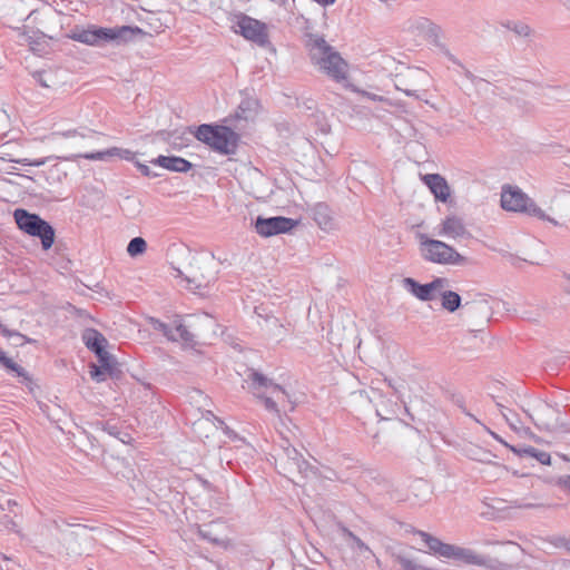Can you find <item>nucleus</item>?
<instances>
[{
	"label": "nucleus",
	"instance_id": "obj_46",
	"mask_svg": "<svg viewBox=\"0 0 570 570\" xmlns=\"http://www.w3.org/2000/svg\"><path fill=\"white\" fill-rule=\"evenodd\" d=\"M363 95H364V96H366V97H367L368 99H371V100H380V101H381V100H383V98H382V97H380V96H377V95H374V94L364 92Z\"/></svg>",
	"mask_w": 570,
	"mask_h": 570
},
{
	"label": "nucleus",
	"instance_id": "obj_12",
	"mask_svg": "<svg viewBox=\"0 0 570 570\" xmlns=\"http://www.w3.org/2000/svg\"><path fill=\"white\" fill-rule=\"evenodd\" d=\"M296 225V220L283 216L268 218L258 216L255 223V230L262 237H271L274 235L288 233Z\"/></svg>",
	"mask_w": 570,
	"mask_h": 570
},
{
	"label": "nucleus",
	"instance_id": "obj_33",
	"mask_svg": "<svg viewBox=\"0 0 570 570\" xmlns=\"http://www.w3.org/2000/svg\"><path fill=\"white\" fill-rule=\"evenodd\" d=\"M504 27L521 38H529L533 35L531 27L523 21H509Z\"/></svg>",
	"mask_w": 570,
	"mask_h": 570
},
{
	"label": "nucleus",
	"instance_id": "obj_10",
	"mask_svg": "<svg viewBox=\"0 0 570 570\" xmlns=\"http://www.w3.org/2000/svg\"><path fill=\"white\" fill-rule=\"evenodd\" d=\"M428 73L424 70L409 69L405 73L396 76L395 88L406 96L423 100L421 91L422 87L428 83Z\"/></svg>",
	"mask_w": 570,
	"mask_h": 570
},
{
	"label": "nucleus",
	"instance_id": "obj_51",
	"mask_svg": "<svg viewBox=\"0 0 570 570\" xmlns=\"http://www.w3.org/2000/svg\"><path fill=\"white\" fill-rule=\"evenodd\" d=\"M281 4H282V6H284V7H286V4H287V0H281Z\"/></svg>",
	"mask_w": 570,
	"mask_h": 570
},
{
	"label": "nucleus",
	"instance_id": "obj_1",
	"mask_svg": "<svg viewBox=\"0 0 570 570\" xmlns=\"http://www.w3.org/2000/svg\"><path fill=\"white\" fill-rule=\"evenodd\" d=\"M305 47L312 63L331 79L341 82L347 79L348 65L341 53L318 33L305 35Z\"/></svg>",
	"mask_w": 570,
	"mask_h": 570
},
{
	"label": "nucleus",
	"instance_id": "obj_35",
	"mask_svg": "<svg viewBox=\"0 0 570 570\" xmlns=\"http://www.w3.org/2000/svg\"><path fill=\"white\" fill-rule=\"evenodd\" d=\"M147 249V243L142 237H134L128 246H127V253L131 257H136L138 255H141Z\"/></svg>",
	"mask_w": 570,
	"mask_h": 570
},
{
	"label": "nucleus",
	"instance_id": "obj_32",
	"mask_svg": "<svg viewBox=\"0 0 570 570\" xmlns=\"http://www.w3.org/2000/svg\"><path fill=\"white\" fill-rule=\"evenodd\" d=\"M442 299V307L450 313L455 312L461 306V296L453 291L440 292Z\"/></svg>",
	"mask_w": 570,
	"mask_h": 570
},
{
	"label": "nucleus",
	"instance_id": "obj_6",
	"mask_svg": "<svg viewBox=\"0 0 570 570\" xmlns=\"http://www.w3.org/2000/svg\"><path fill=\"white\" fill-rule=\"evenodd\" d=\"M501 206L509 212L524 213L529 216L547 220L554 226H559V222L547 215L527 194L518 187L507 186L502 188Z\"/></svg>",
	"mask_w": 570,
	"mask_h": 570
},
{
	"label": "nucleus",
	"instance_id": "obj_37",
	"mask_svg": "<svg viewBox=\"0 0 570 570\" xmlns=\"http://www.w3.org/2000/svg\"><path fill=\"white\" fill-rule=\"evenodd\" d=\"M150 324L153 325L154 330L161 332L167 338H175L173 335L171 325H168L156 318H150Z\"/></svg>",
	"mask_w": 570,
	"mask_h": 570
},
{
	"label": "nucleus",
	"instance_id": "obj_21",
	"mask_svg": "<svg viewBox=\"0 0 570 570\" xmlns=\"http://www.w3.org/2000/svg\"><path fill=\"white\" fill-rule=\"evenodd\" d=\"M151 163L175 173H187L193 167L190 161L178 156H159Z\"/></svg>",
	"mask_w": 570,
	"mask_h": 570
},
{
	"label": "nucleus",
	"instance_id": "obj_25",
	"mask_svg": "<svg viewBox=\"0 0 570 570\" xmlns=\"http://www.w3.org/2000/svg\"><path fill=\"white\" fill-rule=\"evenodd\" d=\"M415 533L420 535L422 541L426 544L432 553L438 554L439 557L448 558L451 546L450 543H444L439 538L421 530H417Z\"/></svg>",
	"mask_w": 570,
	"mask_h": 570
},
{
	"label": "nucleus",
	"instance_id": "obj_20",
	"mask_svg": "<svg viewBox=\"0 0 570 570\" xmlns=\"http://www.w3.org/2000/svg\"><path fill=\"white\" fill-rule=\"evenodd\" d=\"M78 157H82L88 160H101L106 161L112 157H119L126 160H134L135 154L129 149H122L118 147H111L109 149L97 151V153H87L80 154Z\"/></svg>",
	"mask_w": 570,
	"mask_h": 570
},
{
	"label": "nucleus",
	"instance_id": "obj_13",
	"mask_svg": "<svg viewBox=\"0 0 570 570\" xmlns=\"http://www.w3.org/2000/svg\"><path fill=\"white\" fill-rule=\"evenodd\" d=\"M448 279L438 277L428 284H420L411 277L403 279L404 287L416 298L423 302L432 301L436 297V293H440L445 286H448Z\"/></svg>",
	"mask_w": 570,
	"mask_h": 570
},
{
	"label": "nucleus",
	"instance_id": "obj_4",
	"mask_svg": "<svg viewBox=\"0 0 570 570\" xmlns=\"http://www.w3.org/2000/svg\"><path fill=\"white\" fill-rule=\"evenodd\" d=\"M195 137L222 155H234L237 150L239 136L227 126L203 124L197 127Z\"/></svg>",
	"mask_w": 570,
	"mask_h": 570
},
{
	"label": "nucleus",
	"instance_id": "obj_9",
	"mask_svg": "<svg viewBox=\"0 0 570 570\" xmlns=\"http://www.w3.org/2000/svg\"><path fill=\"white\" fill-rule=\"evenodd\" d=\"M187 287L200 295L216 281V272L213 269L212 261H195L190 271L185 275Z\"/></svg>",
	"mask_w": 570,
	"mask_h": 570
},
{
	"label": "nucleus",
	"instance_id": "obj_23",
	"mask_svg": "<svg viewBox=\"0 0 570 570\" xmlns=\"http://www.w3.org/2000/svg\"><path fill=\"white\" fill-rule=\"evenodd\" d=\"M82 341L86 347L95 354L101 353L108 345L107 338L95 328H86L82 332Z\"/></svg>",
	"mask_w": 570,
	"mask_h": 570
},
{
	"label": "nucleus",
	"instance_id": "obj_30",
	"mask_svg": "<svg viewBox=\"0 0 570 570\" xmlns=\"http://www.w3.org/2000/svg\"><path fill=\"white\" fill-rule=\"evenodd\" d=\"M13 217L18 227L24 233H27L32 226V224L36 223L40 216L37 214H31L26 209L17 208L13 213Z\"/></svg>",
	"mask_w": 570,
	"mask_h": 570
},
{
	"label": "nucleus",
	"instance_id": "obj_43",
	"mask_svg": "<svg viewBox=\"0 0 570 570\" xmlns=\"http://www.w3.org/2000/svg\"><path fill=\"white\" fill-rule=\"evenodd\" d=\"M515 432L522 436L534 438V434L531 432V430L529 428L523 426L522 424Z\"/></svg>",
	"mask_w": 570,
	"mask_h": 570
},
{
	"label": "nucleus",
	"instance_id": "obj_17",
	"mask_svg": "<svg viewBox=\"0 0 570 570\" xmlns=\"http://www.w3.org/2000/svg\"><path fill=\"white\" fill-rule=\"evenodd\" d=\"M311 215L321 229L331 232L335 228L333 212L327 204L317 203L311 208Z\"/></svg>",
	"mask_w": 570,
	"mask_h": 570
},
{
	"label": "nucleus",
	"instance_id": "obj_39",
	"mask_svg": "<svg viewBox=\"0 0 570 570\" xmlns=\"http://www.w3.org/2000/svg\"><path fill=\"white\" fill-rule=\"evenodd\" d=\"M0 333L8 338H19L20 341L24 340V335L19 332L9 330L6 325L0 323Z\"/></svg>",
	"mask_w": 570,
	"mask_h": 570
},
{
	"label": "nucleus",
	"instance_id": "obj_11",
	"mask_svg": "<svg viewBox=\"0 0 570 570\" xmlns=\"http://www.w3.org/2000/svg\"><path fill=\"white\" fill-rule=\"evenodd\" d=\"M236 19V27L238 28L236 32H239L245 39L261 47L268 43V33L265 23L243 13L237 16Z\"/></svg>",
	"mask_w": 570,
	"mask_h": 570
},
{
	"label": "nucleus",
	"instance_id": "obj_48",
	"mask_svg": "<svg viewBox=\"0 0 570 570\" xmlns=\"http://www.w3.org/2000/svg\"><path fill=\"white\" fill-rule=\"evenodd\" d=\"M490 433H491V435H492L495 440H499L500 442H502V440L499 438V435H498V434H495L494 432H491V431H490Z\"/></svg>",
	"mask_w": 570,
	"mask_h": 570
},
{
	"label": "nucleus",
	"instance_id": "obj_5",
	"mask_svg": "<svg viewBox=\"0 0 570 570\" xmlns=\"http://www.w3.org/2000/svg\"><path fill=\"white\" fill-rule=\"evenodd\" d=\"M141 33V29L138 27H115V28H94L87 30H80L73 32L71 38L81 43L89 46H100L106 42H126L130 40L135 35Z\"/></svg>",
	"mask_w": 570,
	"mask_h": 570
},
{
	"label": "nucleus",
	"instance_id": "obj_31",
	"mask_svg": "<svg viewBox=\"0 0 570 570\" xmlns=\"http://www.w3.org/2000/svg\"><path fill=\"white\" fill-rule=\"evenodd\" d=\"M0 364L9 371L14 372L18 376L22 377V382H31L27 371L13 362L6 353L0 348Z\"/></svg>",
	"mask_w": 570,
	"mask_h": 570
},
{
	"label": "nucleus",
	"instance_id": "obj_47",
	"mask_svg": "<svg viewBox=\"0 0 570 570\" xmlns=\"http://www.w3.org/2000/svg\"><path fill=\"white\" fill-rule=\"evenodd\" d=\"M27 341H28V340H27V337L24 336V340H22V341H20L19 338H14V342H13V343H14L16 345H22V344H23L24 342H27Z\"/></svg>",
	"mask_w": 570,
	"mask_h": 570
},
{
	"label": "nucleus",
	"instance_id": "obj_22",
	"mask_svg": "<svg viewBox=\"0 0 570 570\" xmlns=\"http://www.w3.org/2000/svg\"><path fill=\"white\" fill-rule=\"evenodd\" d=\"M464 315L470 318L480 317L489 321L492 308L487 298H480L476 301L465 302L463 304Z\"/></svg>",
	"mask_w": 570,
	"mask_h": 570
},
{
	"label": "nucleus",
	"instance_id": "obj_26",
	"mask_svg": "<svg viewBox=\"0 0 570 570\" xmlns=\"http://www.w3.org/2000/svg\"><path fill=\"white\" fill-rule=\"evenodd\" d=\"M259 102L256 98L246 96L239 102L235 117L237 119L250 120L254 119L258 112Z\"/></svg>",
	"mask_w": 570,
	"mask_h": 570
},
{
	"label": "nucleus",
	"instance_id": "obj_52",
	"mask_svg": "<svg viewBox=\"0 0 570 570\" xmlns=\"http://www.w3.org/2000/svg\"><path fill=\"white\" fill-rule=\"evenodd\" d=\"M466 77L472 78L473 76L470 72H468Z\"/></svg>",
	"mask_w": 570,
	"mask_h": 570
},
{
	"label": "nucleus",
	"instance_id": "obj_42",
	"mask_svg": "<svg viewBox=\"0 0 570 570\" xmlns=\"http://www.w3.org/2000/svg\"><path fill=\"white\" fill-rule=\"evenodd\" d=\"M88 132H92V131L86 130V132H78L77 130H69V131L61 132L60 135L63 137H73V136L79 135L80 137L86 138V137H88Z\"/></svg>",
	"mask_w": 570,
	"mask_h": 570
},
{
	"label": "nucleus",
	"instance_id": "obj_24",
	"mask_svg": "<svg viewBox=\"0 0 570 570\" xmlns=\"http://www.w3.org/2000/svg\"><path fill=\"white\" fill-rule=\"evenodd\" d=\"M527 414L539 429L551 430L553 428L550 419L554 414V410L550 405L540 403L535 409L534 415L530 413Z\"/></svg>",
	"mask_w": 570,
	"mask_h": 570
},
{
	"label": "nucleus",
	"instance_id": "obj_44",
	"mask_svg": "<svg viewBox=\"0 0 570 570\" xmlns=\"http://www.w3.org/2000/svg\"><path fill=\"white\" fill-rule=\"evenodd\" d=\"M558 483L566 490L570 491V475L560 478Z\"/></svg>",
	"mask_w": 570,
	"mask_h": 570
},
{
	"label": "nucleus",
	"instance_id": "obj_49",
	"mask_svg": "<svg viewBox=\"0 0 570 570\" xmlns=\"http://www.w3.org/2000/svg\"><path fill=\"white\" fill-rule=\"evenodd\" d=\"M39 81H40V83H41L43 87H49V85H48L45 80H42L41 78L39 79Z\"/></svg>",
	"mask_w": 570,
	"mask_h": 570
},
{
	"label": "nucleus",
	"instance_id": "obj_29",
	"mask_svg": "<svg viewBox=\"0 0 570 570\" xmlns=\"http://www.w3.org/2000/svg\"><path fill=\"white\" fill-rule=\"evenodd\" d=\"M173 335L175 338H168L173 342L181 341L186 344H193L195 335L187 328L185 324H183L179 317H176L173 322Z\"/></svg>",
	"mask_w": 570,
	"mask_h": 570
},
{
	"label": "nucleus",
	"instance_id": "obj_18",
	"mask_svg": "<svg viewBox=\"0 0 570 570\" xmlns=\"http://www.w3.org/2000/svg\"><path fill=\"white\" fill-rule=\"evenodd\" d=\"M27 234L39 237L41 240V246L45 250H48L55 243V229L41 217H39V219L32 224Z\"/></svg>",
	"mask_w": 570,
	"mask_h": 570
},
{
	"label": "nucleus",
	"instance_id": "obj_41",
	"mask_svg": "<svg viewBox=\"0 0 570 570\" xmlns=\"http://www.w3.org/2000/svg\"><path fill=\"white\" fill-rule=\"evenodd\" d=\"M18 164H21V165H29V166H36V167H39V166H42L46 164V160L45 159H37V160H29L27 158H23V159H19L17 160Z\"/></svg>",
	"mask_w": 570,
	"mask_h": 570
},
{
	"label": "nucleus",
	"instance_id": "obj_3",
	"mask_svg": "<svg viewBox=\"0 0 570 570\" xmlns=\"http://www.w3.org/2000/svg\"><path fill=\"white\" fill-rule=\"evenodd\" d=\"M276 468L281 474L298 484L302 480L315 474L314 468L292 446L288 441L281 445L277 454Z\"/></svg>",
	"mask_w": 570,
	"mask_h": 570
},
{
	"label": "nucleus",
	"instance_id": "obj_2",
	"mask_svg": "<svg viewBox=\"0 0 570 570\" xmlns=\"http://www.w3.org/2000/svg\"><path fill=\"white\" fill-rule=\"evenodd\" d=\"M248 383L250 392L258 399H262L267 411L279 415L278 404L284 406L285 402L291 403L288 393L271 379L257 371H250L245 380Z\"/></svg>",
	"mask_w": 570,
	"mask_h": 570
},
{
	"label": "nucleus",
	"instance_id": "obj_27",
	"mask_svg": "<svg viewBox=\"0 0 570 570\" xmlns=\"http://www.w3.org/2000/svg\"><path fill=\"white\" fill-rule=\"evenodd\" d=\"M510 449L521 458H533L541 464L546 465L551 463V456L548 452L538 450L533 446H510Z\"/></svg>",
	"mask_w": 570,
	"mask_h": 570
},
{
	"label": "nucleus",
	"instance_id": "obj_19",
	"mask_svg": "<svg viewBox=\"0 0 570 570\" xmlns=\"http://www.w3.org/2000/svg\"><path fill=\"white\" fill-rule=\"evenodd\" d=\"M440 235L454 239L471 236L463 220L456 216H449L442 222Z\"/></svg>",
	"mask_w": 570,
	"mask_h": 570
},
{
	"label": "nucleus",
	"instance_id": "obj_38",
	"mask_svg": "<svg viewBox=\"0 0 570 570\" xmlns=\"http://www.w3.org/2000/svg\"><path fill=\"white\" fill-rule=\"evenodd\" d=\"M99 425H101V430L107 432L109 435L111 436H115L117 439H120L121 441H124L121 438H120V434L121 432L119 431L118 426L111 422H101L99 423Z\"/></svg>",
	"mask_w": 570,
	"mask_h": 570
},
{
	"label": "nucleus",
	"instance_id": "obj_7",
	"mask_svg": "<svg viewBox=\"0 0 570 570\" xmlns=\"http://www.w3.org/2000/svg\"><path fill=\"white\" fill-rule=\"evenodd\" d=\"M421 252L424 259L436 264L463 266L469 262L452 246L424 235L421 236Z\"/></svg>",
	"mask_w": 570,
	"mask_h": 570
},
{
	"label": "nucleus",
	"instance_id": "obj_34",
	"mask_svg": "<svg viewBox=\"0 0 570 570\" xmlns=\"http://www.w3.org/2000/svg\"><path fill=\"white\" fill-rule=\"evenodd\" d=\"M497 406L500 409L502 416L509 424V426L517 431L519 426L522 424L519 415L511 411L510 409L505 407L502 403L497 402Z\"/></svg>",
	"mask_w": 570,
	"mask_h": 570
},
{
	"label": "nucleus",
	"instance_id": "obj_16",
	"mask_svg": "<svg viewBox=\"0 0 570 570\" xmlns=\"http://www.w3.org/2000/svg\"><path fill=\"white\" fill-rule=\"evenodd\" d=\"M422 179L436 200L442 203H446L449 200L451 190L444 177L440 174H428L423 176Z\"/></svg>",
	"mask_w": 570,
	"mask_h": 570
},
{
	"label": "nucleus",
	"instance_id": "obj_45",
	"mask_svg": "<svg viewBox=\"0 0 570 570\" xmlns=\"http://www.w3.org/2000/svg\"><path fill=\"white\" fill-rule=\"evenodd\" d=\"M563 278H564V282H566L564 287H563V291H564V293H566L567 295H570V274H566V275L563 276Z\"/></svg>",
	"mask_w": 570,
	"mask_h": 570
},
{
	"label": "nucleus",
	"instance_id": "obj_14",
	"mask_svg": "<svg viewBox=\"0 0 570 570\" xmlns=\"http://www.w3.org/2000/svg\"><path fill=\"white\" fill-rule=\"evenodd\" d=\"M96 356L98 358L99 365H90L89 373L92 380L102 382L106 379V374L112 379H118L120 376V366L111 354L105 350L101 353H97Z\"/></svg>",
	"mask_w": 570,
	"mask_h": 570
},
{
	"label": "nucleus",
	"instance_id": "obj_50",
	"mask_svg": "<svg viewBox=\"0 0 570 570\" xmlns=\"http://www.w3.org/2000/svg\"><path fill=\"white\" fill-rule=\"evenodd\" d=\"M471 419H473L475 422L480 423L479 420L471 413H466Z\"/></svg>",
	"mask_w": 570,
	"mask_h": 570
},
{
	"label": "nucleus",
	"instance_id": "obj_15",
	"mask_svg": "<svg viewBox=\"0 0 570 570\" xmlns=\"http://www.w3.org/2000/svg\"><path fill=\"white\" fill-rule=\"evenodd\" d=\"M227 532L228 527L226 522L220 520L205 523L198 528L199 535L216 546H226L228 543Z\"/></svg>",
	"mask_w": 570,
	"mask_h": 570
},
{
	"label": "nucleus",
	"instance_id": "obj_8",
	"mask_svg": "<svg viewBox=\"0 0 570 570\" xmlns=\"http://www.w3.org/2000/svg\"><path fill=\"white\" fill-rule=\"evenodd\" d=\"M446 559L462 561L465 564L483 567L489 570H508V564L499 561L498 559L478 553L470 548H463L455 544L450 546Z\"/></svg>",
	"mask_w": 570,
	"mask_h": 570
},
{
	"label": "nucleus",
	"instance_id": "obj_40",
	"mask_svg": "<svg viewBox=\"0 0 570 570\" xmlns=\"http://www.w3.org/2000/svg\"><path fill=\"white\" fill-rule=\"evenodd\" d=\"M136 166L139 169V171L141 173V175H144L146 177H156V176H158L157 174L153 173L150 170V168L147 165H145V164H141V163L137 161Z\"/></svg>",
	"mask_w": 570,
	"mask_h": 570
},
{
	"label": "nucleus",
	"instance_id": "obj_36",
	"mask_svg": "<svg viewBox=\"0 0 570 570\" xmlns=\"http://www.w3.org/2000/svg\"><path fill=\"white\" fill-rule=\"evenodd\" d=\"M342 531H343L344 537L348 538L360 551L372 553L370 547L365 542H363L357 535H355L352 531H350L347 528H343Z\"/></svg>",
	"mask_w": 570,
	"mask_h": 570
},
{
	"label": "nucleus",
	"instance_id": "obj_28",
	"mask_svg": "<svg viewBox=\"0 0 570 570\" xmlns=\"http://www.w3.org/2000/svg\"><path fill=\"white\" fill-rule=\"evenodd\" d=\"M410 491L415 503H423L430 500L432 491L430 484L423 479L414 480L410 485Z\"/></svg>",
	"mask_w": 570,
	"mask_h": 570
}]
</instances>
